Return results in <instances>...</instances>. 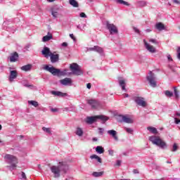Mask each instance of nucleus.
<instances>
[{
  "label": "nucleus",
  "mask_w": 180,
  "mask_h": 180,
  "mask_svg": "<svg viewBox=\"0 0 180 180\" xmlns=\"http://www.w3.org/2000/svg\"><path fill=\"white\" fill-rule=\"evenodd\" d=\"M51 172L53 174L54 178H60L61 172L67 174L70 169V166L67 162H59L58 165H52L50 167Z\"/></svg>",
  "instance_id": "obj_1"
},
{
  "label": "nucleus",
  "mask_w": 180,
  "mask_h": 180,
  "mask_svg": "<svg viewBox=\"0 0 180 180\" xmlns=\"http://www.w3.org/2000/svg\"><path fill=\"white\" fill-rule=\"evenodd\" d=\"M149 141H151L153 144L155 146H157L158 147H160V148H162V150H164L168 147L167 146V143L164 141L161 138L158 136H151L149 137Z\"/></svg>",
  "instance_id": "obj_2"
},
{
  "label": "nucleus",
  "mask_w": 180,
  "mask_h": 180,
  "mask_svg": "<svg viewBox=\"0 0 180 180\" xmlns=\"http://www.w3.org/2000/svg\"><path fill=\"white\" fill-rule=\"evenodd\" d=\"M4 158L6 159V162L11 165L10 166H7V168H8L10 171L16 169V165L18 164V158H16V157L12 155L6 154L4 156Z\"/></svg>",
  "instance_id": "obj_3"
},
{
  "label": "nucleus",
  "mask_w": 180,
  "mask_h": 180,
  "mask_svg": "<svg viewBox=\"0 0 180 180\" xmlns=\"http://www.w3.org/2000/svg\"><path fill=\"white\" fill-rule=\"evenodd\" d=\"M98 120H101L102 123H105V122H108V120H109V117L105 115L87 117L85 122L86 123H87V124H93V123H95V122H98Z\"/></svg>",
  "instance_id": "obj_4"
},
{
  "label": "nucleus",
  "mask_w": 180,
  "mask_h": 180,
  "mask_svg": "<svg viewBox=\"0 0 180 180\" xmlns=\"http://www.w3.org/2000/svg\"><path fill=\"white\" fill-rule=\"evenodd\" d=\"M44 70H45L46 71H49V72H51V74H52V75H57V77H60V75H61L63 74V72H61V70H60V69H57L54 67H50L49 66V65H46L44 67Z\"/></svg>",
  "instance_id": "obj_5"
},
{
  "label": "nucleus",
  "mask_w": 180,
  "mask_h": 180,
  "mask_svg": "<svg viewBox=\"0 0 180 180\" xmlns=\"http://www.w3.org/2000/svg\"><path fill=\"white\" fill-rule=\"evenodd\" d=\"M147 81L149 82L150 86L155 88L157 86V77L153 72H149L148 76L146 77Z\"/></svg>",
  "instance_id": "obj_6"
},
{
  "label": "nucleus",
  "mask_w": 180,
  "mask_h": 180,
  "mask_svg": "<svg viewBox=\"0 0 180 180\" xmlns=\"http://www.w3.org/2000/svg\"><path fill=\"white\" fill-rule=\"evenodd\" d=\"M133 101L138 105V106H141L142 108H146L147 106V103L146 99L141 96H135L132 98Z\"/></svg>",
  "instance_id": "obj_7"
},
{
  "label": "nucleus",
  "mask_w": 180,
  "mask_h": 180,
  "mask_svg": "<svg viewBox=\"0 0 180 180\" xmlns=\"http://www.w3.org/2000/svg\"><path fill=\"white\" fill-rule=\"evenodd\" d=\"M70 70L73 75H82L84 72L79 68V65L77 63H72L70 65Z\"/></svg>",
  "instance_id": "obj_8"
},
{
  "label": "nucleus",
  "mask_w": 180,
  "mask_h": 180,
  "mask_svg": "<svg viewBox=\"0 0 180 180\" xmlns=\"http://www.w3.org/2000/svg\"><path fill=\"white\" fill-rule=\"evenodd\" d=\"M106 27L109 30L110 34H117L119 33L117 27L114 24H110L108 21L106 22Z\"/></svg>",
  "instance_id": "obj_9"
},
{
  "label": "nucleus",
  "mask_w": 180,
  "mask_h": 180,
  "mask_svg": "<svg viewBox=\"0 0 180 180\" xmlns=\"http://www.w3.org/2000/svg\"><path fill=\"white\" fill-rule=\"evenodd\" d=\"M143 44L145 46V49H146V50H148L149 53L154 54V53L157 51V50L155 49V47L150 45V44H148V41H146V39H143Z\"/></svg>",
  "instance_id": "obj_10"
},
{
  "label": "nucleus",
  "mask_w": 180,
  "mask_h": 180,
  "mask_svg": "<svg viewBox=\"0 0 180 180\" xmlns=\"http://www.w3.org/2000/svg\"><path fill=\"white\" fill-rule=\"evenodd\" d=\"M41 54L45 57V58H49L51 56L52 52L50 51V48L44 46L41 51Z\"/></svg>",
  "instance_id": "obj_11"
},
{
  "label": "nucleus",
  "mask_w": 180,
  "mask_h": 180,
  "mask_svg": "<svg viewBox=\"0 0 180 180\" xmlns=\"http://www.w3.org/2000/svg\"><path fill=\"white\" fill-rule=\"evenodd\" d=\"M18 77V72L16 70H11L8 80L10 82H13L14 79Z\"/></svg>",
  "instance_id": "obj_12"
},
{
  "label": "nucleus",
  "mask_w": 180,
  "mask_h": 180,
  "mask_svg": "<svg viewBox=\"0 0 180 180\" xmlns=\"http://www.w3.org/2000/svg\"><path fill=\"white\" fill-rule=\"evenodd\" d=\"M89 105L91 106L92 109H97V108L99 107V102H98L96 100L91 99L89 100L88 102Z\"/></svg>",
  "instance_id": "obj_13"
},
{
  "label": "nucleus",
  "mask_w": 180,
  "mask_h": 180,
  "mask_svg": "<svg viewBox=\"0 0 180 180\" xmlns=\"http://www.w3.org/2000/svg\"><path fill=\"white\" fill-rule=\"evenodd\" d=\"M60 83L62 84V85H65V86H71L72 84V80L71 79V78H68V77H66L63 79H61L60 81Z\"/></svg>",
  "instance_id": "obj_14"
},
{
  "label": "nucleus",
  "mask_w": 180,
  "mask_h": 180,
  "mask_svg": "<svg viewBox=\"0 0 180 180\" xmlns=\"http://www.w3.org/2000/svg\"><path fill=\"white\" fill-rule=\"evenodd\" d=\"M87 50L88 51H96V53H99L100 54L103 53V49L98 46H94V47L89 48Z\"/></svg>",
  "instance_id": "obj_15"
},
{
  "label": "nucleus",
  "mask_w": 180,
  "mask_h": 180,
  "mask_svg": "<svg viewBox=\"0 0 180 180\" xmlns=\"http://www.w3.org/2000/svg\"><path fill=\"white\" fill-rule=\"evenodd\" d=\"M107 133L108 134H110V136H112L115 141H119V138L117 137V132L115 130H108Z\"/></svg>",
  "instance_id": "obj_16"
},
{
  "label": "nucleus",
  "mask_w": 180,
  "mask_h": 180,
  "mask_svg": "<svg viewBox=\"0 0 180 180\" xmlns=\"http://www.w3.org/2000/svg\"><path fill=\"white\" fill-rule=\"evenodd\" d=\"M49 57H50L51 63H57V61L60 60V55H58V53L54 54L52 53V54H51Z\"/></svg>",
  "instance_id": "obj_17"
},
{
  "label": "nucleus",
  "mask_w": 180,
  "mask_h": 180,
  "mask_svg": "<svg viewBox=\"0 0 180 180\" xmlns=\"http://www.w3.org/2000/svg\"><path fill=\"white\" fill-rule=\"evenodd\" d=\"M59 8L57 6H54L51 9V15L54 19L58 18Z\"/></svg>",
  "instance_id": "obj_18"
},
{
  "label": "nucleus",
  "mask_w": 180,
  "mask_h": 180,
  "mask_svg": "<svg viewBox=\"0 0 180 180\" xmlns=\"http://www.w3.org/2000/svg\"><path fill=\"white\" fill-rule=\"evenodd\" d=\"M51 95H54V96H60L61 98H64V96H67L68 95L67 93L56 91H51Z\"/></svg>",
  "instance_id": "obj_19"
},
{
  "label": "nucleus",
  "mask_w": 180,
  "mask_h": 180,
  "mask_svg": "<svg viewBox=\"0 0 180 180\" xmlns=\"http://www.w3.org/2000/svg\"><path fill=\"white\" fill-rule=\"evenodd\" d=\"M118 82H119L120 86H121L122 91L127 92V89H126V82H124V79H123L122 77H119Z\"/></svg>",
  "instance_id": "obj_20"
},
{
  "label": "nucleus",
  "mask_w": 180,
  "mask_h": 180,
  "mask_svg": "<svg viewBox=\"0 0 180 180\" xmlns=\"http://www.w3.org/2000/svg\"><path fill=\"white\" fill-rule=\"evenodd\" d=\"M120 117H121L122 121L124 122V123L131 124L134 122V121H133V120H131V118H130L126 115H120Z\"/></svg>",
  "instance_id": "obj_21"
},
{
  "label": "nucleus",
  "mask_w": 180,
  "mask_h": 180,
  "mask_svg": "<svg viewBox=\"0 0 180 180\" xmlns=\"http://www.w3.org/2000/svg\"><path fill=\"white\" fill-rule=\"evenodd\" d=\"M18 58H19V54H18L16 52H14L13 53H11L10 56V62L16 63Z\"/></svg>",
  "instance_id": "obj_22"
},
{
  "label": "nucleus",
  "mask_w": 180,
  "mask_h": 180,
  "mask_svg": "<svg viewBox=\"0 0 180 180\" xmlns=\"http://www.w3.org/2000/svg\"><path fill=\"white\" fill-rule=\"evenodd\" d=\"M155 28L159 32H162V30H165V25L162 22H158L155 24Z\"/></svg>",
  "instance_id": "obj_23"
},
{
  "label": "nucleus",
  "mask_w": 180,
  "mask_h": 180,
  "mask_svg": "<svg viewBox=\"0 0 180 180\" xmlns=\"http://www.w3.org/2000/svg\"><path fill=\"white\" fill-rule=\"evenodd\" d=\"M51 39H53V34L50 32H48L47 35L43 37L42 41L46 43V41H50Z\"/></svg>",
  "instance_id": "obj_24"
},
{
  "label": "nucleus",
  "mask_w": 180,
  "mask_h": 180,
  "mask_svg": "<svg viewBox=\"0 0 180 180\" xmlns=\"http://www.w3.org/2000/svg\"><path fill=\"white\" fill-rule=\"evenodd\" d=\"M103 172H94L91 175L94 178H101V176H103Z\"/></svg>",
  "instance_id": "obj_25"
},
{
  "label": "nucleus",
  "mask_w": 180,
  "mask_h": 180,
  "mask_svg": "<svg viewBox=\"0 0 180 180\" xmlns=\"http://www.w3.org/2000/svg\"><path fill=\"white\" fill-rule=\"evenodd\" d=\"M32 66L31 64L25 65L21 67V70L22 71H25V72H27L28 71H30V70H32Z\"/></svg>",
  "instance_id": "obj_26"
},
{
  "label": "nucleus",
  "mask_w": 180,
  "mask_h": 180,
  "mask_svg": "<svg viewBox=\"0 0 180 180\" xmlns=\"http://www.w3.org/2000/svg\"><path fill=\"white\" fill-rule=\"evenodd\" d=\"M75 134L77 136H79V137H82L83 134H84V131L82 130V128L81 127H77L76 129V131H75Z\"/></svg>",
  "instance_id": "obj_27"
},
{
  "label": "nucleus",
  "mask_w": 180,
  "mask_h": 180,
  "mask_svg": "<svg viewBox=\"0 0 180 180\" xmlns=\"http://www.w3.org/2000/svg\"><path fill=\"white\" fill-rule=\"evenodd\" d=\"M96 151L98 154H103L105 153V148L101 146H98L96 147Z\"/></svg>",
  "instance_id": "obj_28"
},
{
  "label": "nucleus",
  "mask_w": 180,
  "mask_h": 180,
  "mask_svg": "<svg viewBox=\"0 0 180 180\" xmlns=\"http://www.w3.org/2000/svg\"><path fill=\"white\" fill-rule=\"evenodd\" d=\"M69 4L71 6H73V8H78L79 6L78 1L76 0H69Z\"/></svg>",
  "instance_id": "obj_29"
},
{
  "label": "nucleus",
  "mask_w": 180,
  "mask_h": 180,
  "mask_svg": "<svg viewBox=\"0 0 180 180\" xmlns=\"http://www.w3.org/2000/svg\"><path fill=\"white\" fill-rule=\"evenodd\" d=\"M91 160H96L98 162H100V164H102V158H101L98 155H92L90 156Z\"/></svg>",
  "instance_id": "obj_30"
},
{
  "label": "nucleus",
  "mask_w": 180,
  "mask_h": 180,
  "mask_svg": "<svg viewBox=\"0 0 180 180\" xmlns=\"http://www.w3.org/2000/svg\"><path fill=\"white\" fill-rule=\"evenodd\" d=\"M116 4H119L120 5H125V6H129L130 4L127 1H124V0H114Z\"/></svg>",
  "instance_id": "obj_31"
},
{
  "label": "nucleus",
  "mask_w": 180,
  "mask_h": 180,
  "mask_svg": "<svg viewBox=\"0 0 180 180\" xmlns=\"http://www.w3.org/2000/svg\"><path fill=\"white\" fill-rule=\"evenodd\" d=\"M147 130H148V131L150 133H153V134H157V133H158V131H157V128L155 127H148Z\"/></svg>",
  "instance_id": "obj_32"
},
{
  "label": "nucleus",
  "mask_w": 180,
  "mask_h": 180,
  "mask_svg": "<svg viewBox=\"0 0 180 180\" xmlns=\"http://www.w3.org/2000/svg\"><path fill=\"white\" fill-rule=\"evenodd\" d=\"M165 96L167 98H172L174 96V93L172 91H170L169 90H166L164 91Z\"/></svg>",
  "instance_id": "obj_33"
},
{
  "label": "nucleus",
  "mask_w": 180,
  "mask_h": 180,
  "mask_svg": "<svg viewBox=\"0 0 180 180\" xmlns=\"http://www.w3.org/2000/svg\"><path fill=\"white\" fill-rule=\"evenodd\" d=\"M28 105H32L34 108H37L39 106V102L36 101H28Z\"/></svg>",
  "instance_id": "obj_34"
},
{
  "label": "nucleus",
  "mask_w": 180,
  "mask_h": 180,
  "mask_svg": "<svg viewBox=\"0 0 180 180\" xmlns=\"http://www.w3.org/2000/svg\"><path fill=\"white\" fill-rule=\"evenodd\" d=\"M124 129L125 130V131H127V133H129V134H133V129L124 127Z\"/></svg>",
  "instance_id": "obj_35"
},
{
  "label": "nucleus",
  "mask_w": 180,
  "mask_h": 180,
  "mask_svg": "<svg viewBox=\"0 0 180 180\" xmlns=\"http://www.w3.org/2000/svg\"><path fill=\"white\" fill-rule=\"evenodd\" d=\"M43 131H45V133H48V134H51V129L50 128H47L46 127H42Z\"/></svg>",
  "instance_id": "obj_36"
},
{
  "label": "nucleus",
  "mask_w": 180,
  "mask_h": 180,
  "mask_svg": "<svg viewBox=\"0 0 180 180\" xmlns=\"http://www.w3.org/2000/svg\"><path fill=\"white\" fill-rule=\"evenodd\" d=\"M174 96L176 99L179 98V91L176 89V87H174Z\"/></svg>",
  "instance_id": "obj_37"
},
{
  "label": "nucleus",
  "mask_w": 180,
  "mask_h": 180,
  "mask_svg": "<svg viewBox=\"0 0 180 180\" xmlns=\"http://www.w3.org/2000/svg\"><path fill=\"white\" fill-rule=\"evenodd\" d=\"M146 5H147V3H146L144 1H138V6H141V8H143V6H146Z\"/></svg>",
  "instance_id": "obj_38"
},
{
  "label": "nucleus",
  "mask_w": 180,
  "mask_h": 180,
  "mask_svg": "<svg viewBox=\"0 0 180 180\" xmlns=\"http://www.w3.org/2000/svg\"><path fill=\"white\" fill-rule=\"evenodd\" d=\"M176 150H178V145H176V143H174L173 144V148L172 149V151L173 153H175V151H176Z\"/></svg>",
  "instance_id": "obj_39"
},
{
  "label": "nucleus",
  "mask_w": 180,
  "mask_h": 180,
  "mask_svg": "<svg viewBox=\"0 0 180 180\" xmlns=\"http://www.w3.org/2000/svg\"><path fill=\"white\" fill-rule=\"evenodd\" d=\"M174 122L176 123V124L179 125V129H180V120L174 117Z\"/></svg>",
  "instance_id": "obj_40"
},
{
  "label": "nucleus",
  "mask_w": 180,
  "mask_h": 180,
  "mask_svg": "<svg viewBox=\"0 0 180 180\" xmlns=\"http://www.w3.org/2000/svg\"><path fill=\"white\" fill-rule=\"evenodd\" d=\"M108 154L109 155H111V157H113L114 154H115V150L110 149L108 150Z\"/></svg>",
  "instance_id": "obj_41"
},
{
  "label": "nucleus",
  "mask_w": 180,
  "mask_h": 180,
  "mask_svg": "<svg viewBox=\"0 0 180 180\" xmlns=\"http://www.w3.org/2000/svg\"><path fill=\"white\" fill-rule=\"evenodd\" d=\"M149 42L153 43V44H158L157 40L154 39H150Z\"/></svg>",
  "instance_id": "obj_42"
},
{
  "label": "nucleus",
  "mask_w": 180,
  "mask_h": 180,
  "mask_svg": "<svg viewBox=\"0 0 180 180\" xmlns=\"http://www.w3.org/2000/svg\"><path fill=\"white\" fill-rule=\"evenodd\" d=\"M177 58L180 60V46L177 49Z\"/></svg>",
  "instance_id": "obj_43"
},
{
  "label": "nucleus",
  "mask_w": 180,
  "mask_h": 180,
  "mask_svg": "<svg viewBox=\"0 0 180 180\" xmlns=\"http://www.w3.org/2000/svg\"><path fill=\"white\" fill-rule=\"evenodd\" d=\"M99 130V134H101V136L103 135V131H104V129L103 128H98Z\"/></svg>",
  "instance_id": "obj_44"
},
{
  "label": "nucleus",
  "mask_w": 180,
  "mask_h": 180,
  "mask_svg": "<svg viewBox=\"0 0 180 180\" xmlns=\"http://www.w3.org/2000/svg\"><path fill=\"white\" fill-rule=\"evenodd\" d=\"M79 16L80 18H86V14L85 13H81Z\"/></svg>",
  "instance_id": "obj_45"
},
{
  "label": "nucleus",
  "mask_w": 180,
  "mask_h": 180,
  "mask_svg": "<svg viewBox=\"0 0 180 180\" xmlns=\"http://www.w3.org/2000/svg\"><path fill=\"white\" fill-rule=\"evenodd\" d=\"M21 176L22 179H26V174H25V172H22Z\"/></svg>",
  "instance_id": "obj_46"
},
{
  "label": "nucleus",
  "mask_w": 180,
  "mask_h": 180,
  "mask_svg": "<svg viewBox=\"0 0 180 180\" xmlns=\"http://www.w3.org/2000/svg\"><path fill=\"white\" fill-rule=\"evenodd\" d=\"M30 47H31L30 44H28L25 46V50L28 51L30 49Z\"/></svg>",
  "instance_id": "obj_47"
},
{
  "label": "nucleus",
  "mask_w": 180,
  "mask_h": 180,
  "mask_svg": "<svg viewBox=\"0 0 180 180\" xmlns=\"http://www.w3.org/2000/svg\"><path fill=\"white\" fill-rule=\"evenodd\" d=\"M24 86H26L27 88H33V85L27 84H24Z\"/></svg>",
  "instance_id": "obj_48"
},
{
  "label": "nucleus",
  "mask_w": 180,
  "mask_h": 180,
  "mask_svg": "<svg viewBox=\"0 0 180 180\" xmlns=\"http://www.w3.org/2000/svg\"><path fill=\"white\" fill-rule=\"evenodd\" d=\"M134 30L136 33H140V30L136 27H134Z\"/></svg>",
  "instance_id": "obj_49"
},
{
  "label": "nucleus",
  "mask_w": 180,
  "mask_h": 180,
  "mask_svg": "<svg viewBox=\"0 0 180 180\" xmlns=\"http://www.w3.org/2000/svg\"><path fill=\"white\" fill-rule=\"evenodd\" d=\"M122 164V161L121 160H117L116 162V165H117L118 167H120V165H121Z\"/></svg>",
  "instance_id": "obj_50"
},
{
  "label": "nucleus",
  "mask_w": 180,
  "mask_h": 180,
  "mask_svg": "<svg viewBox=\"0 0 180 180\" xmlns=\"http://www.w3.org/2000/svg\"><path fill=\"white\" fill-rule=\"evenodd\" d=\"M62 47H67V46H68V44L67 42H63L61 44Z\"/></svg>",
  "instance_id": "obj_51"
},
{
  "label": "nucleus",
  "mask_w": 180,
  "mask_h": 180,
  "mask_svg": "<svg viewBox=\"0 0 180 180\" xmlns=\"http://www.w3.org/2000/svg\"><path fill=\"white\" fill-rule=\"evenodd\" d=\"M91 86H92V85L91 84V83H88V84H86V88H87L88 89H91Z\"/></svg>",
  "instance_id": "obj_52"
},
{
  "label": "nucleus",
  "mask_w": 180,
  "mask_h": 180,
  "mask_svg": "<svg viewBox=\"0 0 180 180\" xmlns=\"http://www.w3.org/2000/svg\"><path fill=\"white\" fill-rule=\"evenodd\" d=\"M70 37H71L72 39V40H74V41H75V37H74V34H70Z\"/></svg>",
  "instance_id": "obj_53"
},
{
  "label": "nucleus",
  "mask_w": 180,
  "mask_h": 180,
  "mask_svg": "<svg viewBox=\"0 0 180 180\" xmlns=\"http://www.w3.org/2000/svg\"><path fill=\"white\" fill-rule=\"evenodd\" d=\"M167 59L169 61H172V58L171 57V55H167Z\"/></svg>",
  "instance_id": "obj_54"
},
{
  "label": "nucleus",
  "mask_w": 180,
  "mask_h": 180,
  "mask_svg": "<svg viewBox=\"0 0 180 180\" xmlns=\"http://www.w3.org/2000/svg\"><path fill=\"white\" fill-rule=\"evenodd\" d=\"M77 29L82 30V26H81V25H77Z\"/></svg>",
  "instance_id": "obj_55"
},
{
  "label": "nucleus",
  "mask_w": 180,
  "mask_h": 180,
  "mask_svg": "<svg viewBox=\"0 0 180 180\" xmlns=\"http://www.w3.org/2000/svg\"><path fill=\"white\" fill-rule=\"evenodd\" d=\"M51 112H57L58 111L57 108H51Z\"/></svg>",
  "instance_id": "obj_56"
},
{
  "label": "nucleus",
  "mask_w": 180,
  "mask_h": 180,
  "mask_svg": "<svg viewBox=\"0 0 180 180\" xmlns=\"http://www.w3.org/2000/svg\"><path fill=\"white\" fill-rule=\"evenodd\" d=\"M133 172H134V174H139V170L134 169Z\"/></svg>",
  "instance_id": "obj_57"
},
{
  "label": "nucleus",
  "mask_w": 180,
  "mask_h": 180,
  "mask_svg": "<svg viewBox=\"0 0 180 180\" xmlns=\"http://www.w3.org/2000/svg\"><path fill=\"white\" fill-rule=\"evenodd\" d=\"M123 96H124L125 98H129V94H124Z\"/></svg>",
  "instance_id": "obj_58"
},
{
  "label": "nucleus",
  "mask_w": 180,
  "mask_h": 180,
  "mask_svg": "<svg viewBox=\"0 0 180 180\" xmlns=\"http://www.w3.org/2000/svg\"><path fill=\"white\" fill-rule=\"evenodd\" d=\"M129 153L127 152H123L122 155H128Z\"/></svg>",
  "instance_id": "obj_59"
},
{
  "label": "nucleus",
  "mask_w": 180,
  "mask_h": 180,
  "mask_svg": "<svg viewBox=\"0 0 180 180\" xmlns=\"http://www.w3.org/2000/svg\"><path fill=\"white\" fill-rule=\"evenodd\" d=\"M146 32L147 33H150V32H151V30L147 29V30H146Z\"/></svg>",
  "instance_id": "obj_60"
},
{
  "label": "nucleus",
  "mask_w": 180,
  "mask_h": 180,
  "mask_svg": "<svg viewBox=\"0 0 180 180\" xmlns=\"http://www.w3.org/2000/svg\"><path fill=\"white\" fill-rule=\"evenodd\" d=\"M98 141V138H93V141Z\"/></svg>",
  "instance_id": "obj_61"
},
{
  "label": "nucleus",
  "mask_w": 180,
  "mask_h": 180,
  "mask_svg": "<svg viewBox=\"0 0 180 180\" xmlns=\"http://www.w3.org/2000/svg\"><path fill=\"white\" fill-rule=\"evenodd\" d=\"M176 116H180V112H176Z\"/></svg>",
  "instance_id": "obj_62"
},
{
  "label": "nucleus",
  "mask_w": 180,
  "mask_h": 180,
  "mask_svg": "<svg viewBox=\"0 0 180 180\" xmlns=\"http://www.w3.org/2000/svg\"><path fill=\"white\" fill-rule=\"evenodd\" d=\"M56 0H48V2H54Z\"/></svg>",
  "instance_id": "obj_63"
},
{
  "label": "nucleus",
  "mask_w": 180,
  "mask_h": 180,
  "mask_svg": "<svg viewBox=\"0 0 180 180\" xmlns=\"http://www.w3.org/2000/svg\"><path fill=\"white\" fill-rule=\"evenodd\" d=\"M86 25L84 24V25H82V29H84V27H86Z\"/></svg>",
  "instance_id": "obj_64"
}]
</instances>
